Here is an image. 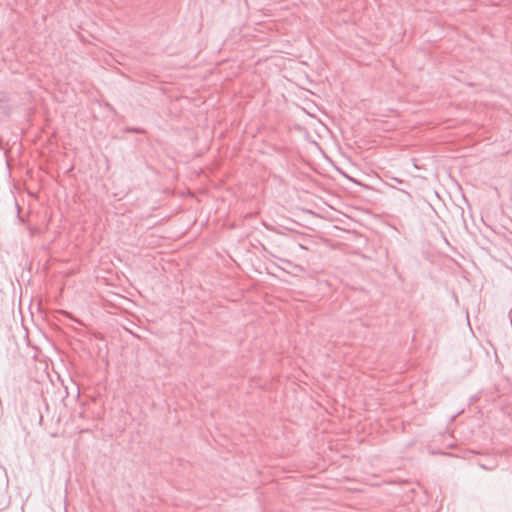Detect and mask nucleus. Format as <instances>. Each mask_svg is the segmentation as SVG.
Returning <instances> with one entry per match:
<instances>
[{"label":"nucleus","mask_w":512,"mask_h":512,"mask_svg":"<svg viewBox=\"0 0 512 512\" xmlns=\"http://www.w3.org/2000/svg\"><path fill=\"white\" fill-rule=\"evenodd\" d=\"M133 131L137 132V133H141L142 132V130H140V129H133Z\"/></svg>","instance_id":"nucleus-1"}]
</instances>
